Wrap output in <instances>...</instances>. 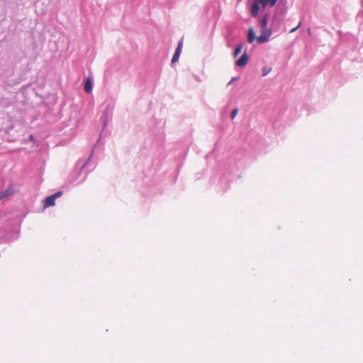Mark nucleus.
Masks as SVG:
<instances>
[{"instance_id": "39448f33", "label": "nucleus", "mask_w": 363, "mask_h": 363, "mask_svg": "<svg viewBox=\"0 0 363 363\" xmlns=\"http://www.w3.org/2000/svg\"><path fill=\"white\" fill-rule=\"evenodd\" d=\"M259 5H261V2L259 0H252V7L250 9V13L252 17H257L259 11Z\"/></svg>"}, {"instance_id": "423d86ee", "label": "nucleus", "mask_w": 363, "mask_h": 363, "mask_svg": "<svg viewBox=\"0 0 363 363\" xmlns=\"http://www.w3.org/2000/svg\"><path fill=\"white\" fill-rule=\"evenodd\" d=\"M249 57L247 55L245 52L242 55V56L235 62V65L238 67H244L248 62Z\"/></svg>"}, {"instance_id": "dca6fc26", "label": "nucleus", "mask_w": 363, "mask_h": 363, "mask_svg": "<svg viewBox=\"0 0 363 363\" xmlns=\"http://www.w3.org/2000/svg\"><path fill=\"white\" fill-rule=\"evenodd\" d=\"M301 25V23H298V24L297 25L296 27L292 28L291 30H290V33H293L294 31H296Z\"/></svg>"}, {"instance_id": "f257e3e1", "label": "nucleus", "mask_w": 363, "mask_h": 363, "mask_svg": "<svg viewBox=\"0 0 363 363\" xmlns=\"http://www.w3.org/2000/svg\"><path fill=\"white\" fill-rule=\"evenodd\" d=\"M92 152H94V150H92ZM92 155H93V152H91V155L89 157V158L87 159V160L86 162H84L82 160H79L77 161L76 166H77V167H79V169L77 171H74V173L76 175H75L74 178L71 179V182H72V183L75 182L77 180V178L82 174V172H85V175H84V178L81 180L80 182H83L86 179L88 173L90 172L94 168V167H93L91 169H88L90 165V162H91Z\"/></svg>"}, {"instance_id": "20e7f679", "label": "nucleus", "mask_w": 363, "mask_h": 363, "mask_svg": "<svg viewBox=\"0 0 363 363\" xmlns=\"http://www.w3.org/2000/svg\"><path fill=\"white\" fill-rule=\"evenodd\" d=\"M182 51V39L178 41L177 47L174 52V54L171 60V65H173L176 62H177L179 59L180 54Z\"/></svg>"}, {"instance_id": "2eb2a0df", "label": "nucleus", "mask_w": 363, "mask_h": 363, "mask_svg": "<svg viewBox=\"0 0 363 363\" xmlns=\"http://www.w3.org/2000/svg\"><path fill=\"white\" fill-rule=\"evenodd\" d=\"M62 194V192L59 191H57L56 193H55L54 194H52V196L55 197V199H57V198L60 197Z\"/></svg>"}, {"instance_id": "4468645a", "label": "nucleus", "mask_w": 363, "mask_h": 363, "mask_svg": "<svg viewBox=\"0 0 363 363\" xmlns=\"http://www.w3.org/2000/svg\"><path fill=\"white\" fill-rule=\"evenodd\" d=\"M238 113V108L233 109L231 112V116H230L231 119H234L236 117Z\"/></svg>"}, {"instance_id": "9b49d317", "label": "nucleus", "mask_w": 363, "mask_h": 363, "mask_svg": "<svg viewBox=\"0 0 363 363\" xmlns=\"http://www.w3.org/2000/svg\"><path fill=\"white\" fill-rule=\"evenodd\" d=\"M267 24H268V16L267 14H264L262 19L259 21V26L261 27V28H267Z\"/></svg>"}, {"instance_id": "6e6552de", "label": "nucleus", "mask_w": 363, "mask_h": 363, "mask_svg": "<svg viewBox=\"0 0 363 363\" xmlns=\"http://www.w3.org/2000/svg\"><path fill=\"white\" fill-rule=\"evenodd\" d=\"M92 80L90 78L86 77L84 82V91L87 94H89L92 91Z\"/></svg>"}, {"instance_id": "0eeeda50", "label": "nucleus", "mask_w": 363, "mask_h": 363, "mask_svg": "<svg viewBox=\"0 0 363 363\" xmlns=\"http://www.w3.org/2000/svg\"><path fill=\"white\" fill-rule=\"evenodd\" d=\"M14 189L12 186H9L6 189L0 191V200L13 194Z\"/></svg>"}, {"instance_id": "9d476101", "label": "nucleus", "mask_w": 363, "mask_h": 363, "mask_svg": "<svg viewBox=\"0 0 363 363\" xmlns=\"http://www.w3.org/2000/svg\"><path fill=\"white\" fill-rule=\"evenodd\" d=\"M277 1L278 0H259V1L261 2V6L263 8H265L267 6L272 7L276 5Z\"/></svg>"}, {"instance_id": "1a4fd4ad", "label": "nucleus", "mask_w": 363, "mask_h": 363, "mask_svg": "<svg viewBox=\"0 0 363 363\" xmlns=\"http://www.w3.org/2000/svg\"><path fill=\"white\" fill-rule=\"evenodd\" d=\"M55 200L56 199H55V197L52 195L48 196L44 200V207L46 208V207L55 206Z\"/></svg>"}, {"instance_id": "f3484780", "label": "nucleus", "mask_w": 363, "mask_h": 363, "mask_svg": "<svg viewBox=\"0 0 363 363\" xmlns=\"http://www.w3.org/2000/svg\"><path fill=\"white\" fill-rule=\"evenodd\" d=\"M29 139H30V140H34V136L33 135H30L29 136Z\"/></svg>"}, {"instance_id": "f8f14e48", "label": "nucleus", "mask_w": 363, "mask_h": 363, "mask_svg": "<svg viewBox=\"0 0 363 363\" xmlns=\"http://www.w3.org/2000/svg\"><path fill=\"white\" fill-rule=\"evenodd\" d=\"M255 39V33L252 28H250L247 35V41L252 43Z\"/></svg>"}, {"instance_id": "a211bd4d", "label": "nucleus", "mask_w": 363, "mask_h": 363, "mask_svg": "<svg viewBox=\"0 0 363 363\" xmlns=\"http://www.w3.org/2000/svg\"><path fill=\"white\" fill-rule=\"evenodd\" d=\"M267 74H268V72H264V73H263V76H265V75H267Z\"/></svg>"}, {"instance_id": "f03ea898", "label": "nucleus", "mask_w": 363, "mask_h": 363, "mask_svg": "<svg viewBox=\"0 0 363 363\" xmlns=\"http://www.w3.org/2000/svg\"><path fill=\"white\" fill-rule=\"evenodd\" d=\"M112 111H113V106L110 104L107 105L105 108L104 111H103L102 116L101 117V121L103 123V127L105 128L108 122L111 117L112 115Z\"/></svg>"}, {"instance_id": "ddd939ff", "label": "nucleus", "mask_w": 363, "mask_h": 363, "mask_svg": "<svg viewBox=\"0 0 363 363\" xmlns=\"http://www.w3.org/2000/svg\"><path fill=\"white\" fill-rule=\"evenodd\" d=\"M242 49V44H239L236 48L235 49L234 52H233V56L234 57H236L239 53L241 52Z\"/></svg>"}, {"instance_id": "7ed1b4c3", "label": "nucleus", "mask_w": 363, "mask_h": 363, "mask_svg": "<svg viewBox=\"0 0 363 363\" xmlns=\"http://www.w3.org/2000/svg\"><path fill=\"white\" fill-rule=\"evenodd\" d=\"M262 29V33L257 37V43L262 44L269 40L272 32L269 28H263Z\"/></svg>"}]
</instances>
